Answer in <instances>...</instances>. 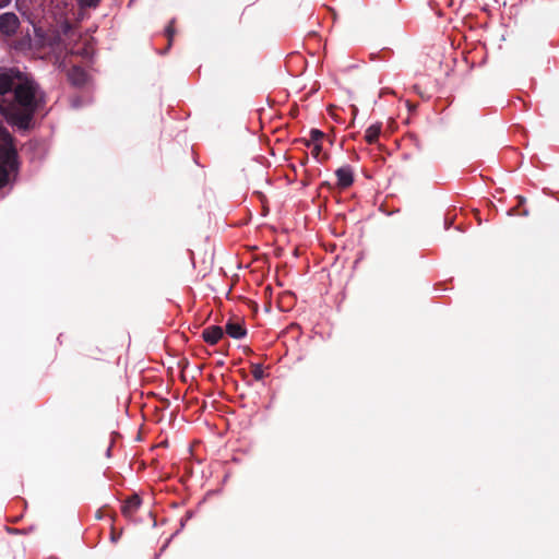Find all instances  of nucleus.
I'll list each match as a JSON object with an SVG mask.
<instances>
[{
  "label": "nucleus",
  "mask_w": 559,
  "mask_h": 559,
  "mask_svg": "<svg viewBox=\"0 0 559 559\" xmlns=\"http://www.w3.org/2000/svg\"><path fill=\"white\" fill-rule=\"evenodd\" d=\"M45 104V93L32 75L17 68H0V115L9 123L28 130Z\"/></svg>",
  "instance_id": "obj_1"
},
{
  "label": "nucleus",
  "mask_w": 559,
  "mask_h": 559,
  "mask_svg": "<svg viewBox=\"0 0 559 559\" xmlns=\"http://www.w3.org/2000/svg\"><path fill=\"white\" fill-rule=\"evenodd\" d=\"M110 367L106 350L98 346H88L82 358V369L88 376L98 377Z\"/></svg>",
  "instance_id": "obj_2"
},
{
  "label": "nucleus",
  "mask_w": 559,
  "mask_h": 559,
  "mask_svg": "<svg viewBox=\"0 0 559 559\" xmlns=\"http://www.w3.org/2000/svg\"><path fill=\"white\" fill-rule=\"evenodd\" d=\"M20 26L19 17L13 12H5L0 15V32L5 36H12Z\"/></svg>",
  "instance_id": "obj_3"
},
{
  "label": "nucleus",
  "mask_w": 559,
  "mask_h": 559,
  "mask_svg": "<svg viewBox=\"0 0 559 559\" xmlns=\"http://www.w3.org/2000/svg\"><path fill=\"white\" fill-rule=\"evenodd\" d=\"M142 503L141 498L138 495L129 497L121 507V513L124 518L131 520L138 512Z\"/></svg>",
  "instance_id": "obj_4"
},
{
  "label": "nucleus",
  "mask_w": 559,
  "mask_h": 559,
  "mask_svg": "<svg viewBox=\"0 0 559 559\" xmlns=\"http://www.w3.org/2000/svg\"><path fill=\"white\" fill-rule=\"evenodd\" d=\"M337 186L342 189L348 188L354 182L353 169L350 166H343L335 171Z\"/></svg>",
  "instance_id": "obj_5"
},
{
  "label": "nucleus",
  "mask_w": 559,
  "mask_h": 559,
  "mask_svg": "<svg viewBox=\"0 0 559 559\" xmlns=\"http://www.w3.org/2000/svg\"><path fill=\"white\" fill-rule=\"evenodd\" d=\"M68 80L73 86L81 87L86 83L87 74L82 68L74 66L68 71Z\"/></svg>",
  "instance_id": "obj_6"
},
{
  "label": "nucleus",
  "mask_w": 559,
  "mask_h": 559,
  "mask_svg": "<svg viewBox=\"0 0 559 559\" xmlns=\"http://www.w3.org/2000/svg\"><path fill=\"white\" fill-rule=\"evenodd\" d=\"M224 335V331L218 325H211L202 331L203 340L210 344L215 345Z\"/></svg>",
  "instance_id": "obj_7"
},
{
  "label": "nucleus",
  "mask_w": 559,
  "mask_h": 559,
  "mask_svg": "<svg viewBox=\"0 0 559 559\" xmlns=\"http://www.w3.org/2000/svg\"><path fill=\"white\" fill-rule=\"evenodd\" d=\"M226 333L233 338H242L247 334V330L239 322L228 321L225 326Z\"/></svg>",
  "instance_id": "obj_8"
},
{
  "label": "nucleus",
  "mask_w": 559,
  "mask_h": 559,
  "mask_svg": "<svg viewBox=\"0 0 559 559\" xmlns=\"http://www.w3.org/2000/svg\"><path fill=\"white\" fill-rule=\"evenodd\" d=\"M381 130H382V123L381 122H377V123H373L371 124L367 130H366V133H365V140L368 144H374L378 142V139L380 136V133H381Z\"/></svg>",
  "instance_id": "obj_9"
},
{
  "label": "nucleus",
  "mask_w": 559,
  "mask_h": 559,
  "mask_svg": "<svg viewBox=\"0 0 559 559\" xmlns=\"http://www.w3.org/2000/svg\"><path fill=\"white\" fill-rule=\"evenodd\" d=\"M251 373L255 380H262L264 378V370L262 365L260 364H252L251 365Z\"/></svg>",
  "instance_id": "obj_10"
},
{
  "label": "nucleus",
  "mask_w": 559,
  "mask_h": 559,
  "mask_svg": "<svg viewBox=\"0 0 559 559\" xmlns=\"http://www.w3.org/2000/svg\"><path fill=\"white\" fill-rule=\"evenodd\" d=\"M524 202H525V199L520 197L519 198V206L513 207L512 210H510L509 214H511V215H521V216L528 215L527 210L523 209L522 211H520V206H522Z\"/></svg>",
  "instance_id": "obj_11"
},
{
  "label": "nucleus",
  "mask_w": 559,
  "mask_h": 559,
  "mask_svg": "<svg viewBox=\"0 0 559 559\" xmlns=\"http://www.w3.org/2000/svg\"><path fill=\"white\" fill-rule=\"evenodd\" d=\"M110 518H111V522H115L116 514H110ZM121 534H122V531L117 532L114 526V523H111L110 540L112 543H117L118 539L121 537Z\"/></svg>",
  "instance_id": "obj_12"
},
{
  "label": "nucleus",
  "mask_w": 559,
  "mask_h": 559,
  "mask_svg": "<svg viewBox=\"0 0 559 559\" xmlns=\"http://www.w3.org/2000/svg\"><path fill=\"white\" fill-rule=\"evenodd\" d=\"M324 138V133L320 131L319 129H311L310 131V139L314 143H319Z\"/></svg>",
  "instance_id": "obj_13"
},
{
  "label": "nucleus",
  "mask_w": 559,
  "mask_h": 559,
  "mask_svg": "<svg viewBox=\"0 0 559 559\" xmlns=\"http://www.w3.org/2000/svg\"><path fill=\"white\" fill-rule=\"evenodd\" d=\"M100 0H79L80 8H96Z\"/></svg>",
  "instance_id": "obj_14"
},
{
  "label": "nucleus",
  "mask_w": 559,
  "mask_h": 559,
  "mask_svg": "<svg viewBox=\"0 0 559 559\" xmlns=\"http://www.w3.org/2000/svg\"><path fill=\"white\" fill-rule=\"evenodd\" d=\"M321 152H322V145L320 143H314L312 151H311L312 156L314 158L319 159Z\"/></svg>",
  "instance_id": "obj_15"
},
{
  "label": "nucleus",
  "mask_w": 559,
  "mask_h": 559,
  "mask_svg": "<svg viewBox=\"0 0 559 559\" xmlns=\"http://www.w3.org/2000/svg\"><path fill=\"white\" fill-rule=\"evenodd\" d=\"M407 138L413 142V144L418 147V148H421V143H420V140L419 138L414 134V133H408Z\"/></svg>",
  "instance_id": "obj_16"
},
{
  "label": "nucleus",
  "mask_w": 559,
  "mask_h": 559,
  "mask_svg": "<svg viewBox=\"0 0 559 559\" xmlns=\"http://www.w3.org/2000/svg\"><path fill=\"white\" fill-rule=\"evenodd\" d=\"M166 33H167V36L169 38V40L171 39L173 35H174V27H173V23L169 24V26L167 27L166 29Z\"/></svg>",
  "instance_id": "obj_17"
},
{
  "label": "nucleus",
  "mask_w": 559,
  "mask_h": 559,
  "mask_svg": "<svg viewBox=\"0 0 559 559\" xmlns=\"http://www.w3.org/2000/svg\"><path fill=\"white\" fill-rule=\"evenodd\" d=\"M301 142L307 146V147H310L312 144H314L313 141H311V139L309 140H301Z\"/></svg>",
  "instance_id": "obj_18"
},
{
  "label": "nucleus",
  "mask_w": 559,
  "mask_h": 559,
  "mask_svg": "<svg viewBox=\"0 0 559 559\" xmlns=\"http://www.w3.org/2000/svg\"><path fill=\"white\" fill-rule=\"evenodd\" d=\"M102 516H103V511H102V510H99V511L97 512V518H98V519H100Z\"/></svg>",
  "instance_id": "obj_19"
},
{
  "label": "nucleus",
  "mask_w": 559,
  "mask_h": 559,
  "mask_svg": "<svg viewBox=\"0 0 559 559\" xmlns=\"http://www.w3.org/2000/svg\"><path fill=\"white\" fill-rule=\"evenodd\" d=\"M4 186H0V189L3 188Z\"/></svg>",
  "instance_id": "obj_20"
},
{
  "label": "nucleus",
  "mask_w": 559,
  "mask_h": 559,
  "mask_svg": "<svg viewBox=\"0 0 559 559\" xmlns=\"http://www.w3.org/2000/svg\"><path fill=\"white\" fill-rule=\"evenodd\" d=\"M76 2L79 3V0H76Z\"/></svg>",
  "instance_id": "obj_21"
}]
</instances>
